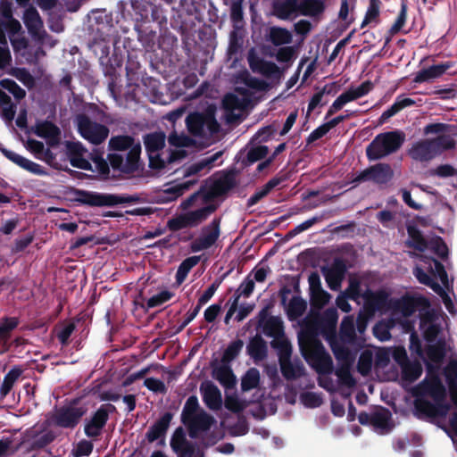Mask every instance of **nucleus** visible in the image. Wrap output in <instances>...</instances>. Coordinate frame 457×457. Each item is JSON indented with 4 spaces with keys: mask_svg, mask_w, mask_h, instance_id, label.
I'll list each match as a JSON object with an SVG mask.
<instances>
[{
    "mask_svg": "<svg viewBox=\"0 0 457 457\" xmlns=\"http://www.w3.org/2000/svg\"><path fill=\"white\" fill-rule=\"evenodd\" d=\"M110 151H128L126 159L123 155L116 153L108 154L107 160L110 162L112 171L120 174L131 175L143 170L141 162V143L135 141L134 137L129 135L112 136L108 142Z\"/></svg>",
    "mask_w": 457,
    "mask_h": 457,
    "instance_id": "1",
    "label": "nucleus"
},
{
    "mask_svg": "<svg viewBox=\"0 0 457 457\" xmlns=\"http://www.w3.org/2000/svg\"><path fill=\"white\" fill-rule=\"evenodd\" d=\"M337 320L338 313L334 307L328 308L323 313L311 310L301 323V337L313 339L321 335L327 341L335 339L337 337ZM299 340L301 343L302 337Z\"/></svg>",
    "mask_w": 457,
    "mask_h": 457,
    "instance_id": "2",
    "label": "nucleus"
},
{
    "mask_svg": "<svg viewBox=\"0 0 457 457\" xmlns=\"http://www.w3.org/2000/svg\"><path fill=\"white\" fill-rule=\"evenodd\" d=\"M326 0H278L273 3V13L280 20H288L297 13L318 16L326 9Z\"/></svg>",
    "mask_w": 457,
    "mask_h": 457,
    "instance_id": "3",
    "label": "nucleus"
},
{
    "mask_svg": "<svg viewBox=\"0 0 457 457\" xmlns=\"http://www.w3.org/2000/svg\"><path fill=\"white\" fill-rule=\"evenodd\" d=\"M405 141L403 131L396 129L377 135L366 147L369 161L380 160L401 148Z\"/></svg>",
    "mask_w": 457,
    "mask_h": 457,
    "instance_id": "4",
    "label": "nucleus"
},
{
    "mask_svg": "<svg viewBox=\"0 0 457 457\" xmlns=\"http://www.w3.org/2000/svg\"><path fill=\"white\" fill-rule=\"evenodd\" d=\"M75 195L78 203L90 207H113L121 204L137 203L139 200L137 195H112L82 189L76 190Z\"/></svg>",
    "mask_w": 457,
    "mask_h": 457,
    "instance_id": "5",
    "label": "nucleus"
},
{
    "mask_svg": "<svg viewBox=\"0 0 457 457\" xmlns=\"http://www.w3.org/2000/svg\"><path fill=\"white\" fill-rule=\"evenodd\" d=\"M453 145V140L445 136L422 139L412 144L408 150V155L414 161L427 162L434 159L443 149H451Z\"/></svg>",
    "mask_w": 457,
    "mask_h": 457,
    "instance_id": "6",
    "label": "nucleus"
},
{
    "mask_svg": "<svg viewBox=\"0 0 457 457\" xmlns=\"http://www.w3.org/2000/svg\"><path fill=\"white\" fill-rule=\"evenodd\" d=\"M411 395L415 399H424L429 396L434 400H442L447 395V391L443 384L438 370L433 365L427 364L426 377L411 389Z\"/></svg>",
    "mask_w": 457,
    "mask_h": 457,
    "instance_id": "7",
    "label": "nucleus"
},
{
    "mask_svg": "<svg viewBox=\"0 0 457 457\" xmlns=\"http://www.w3.org/2000/svg\"><path fill=\"white\" fill-rule=\"evenodd\" d=\"M188 131L196 137H203L207 132L214 135L220 131V126L215 118V111L207 109L204 112H191L186 119Z\"/></svg>",
    "mask_w": 457,
    "mask_h": 457,
    "instance_id": "8",
    "label": "nucleus"
},
{
    "mask_svg": "<svg viewBox=\"0 0 457 457\" xmlns=\"http://www.w3.org/2000/svg\"><path fill=\"white\" fill-rule=\"evenodd\" d=\"M428 306L429 302L426 297L410 294H405L399 298H391L390 301V312L396 320L408 319L418 310L425 309Z\"/></svg>",
    "mask_w": 457,
    "mask_h": 457,
    "instance_id": "9",
    "label": "nucleus"
},
{
    "mask_svg": "<svg viewBox=\"0 0 457 457\" xmlns=\"http://www.w3.org/2000/svg\"><path fill=\"white\" fill-rule=\"evenodd\" d=\"M217 209L215 204H209L204 207L177 215L167 221V228L176 232L187 228H195L204 221Z\"/></svg>",
    "mask_w": 457,
    "mask_h": 457,
    "instance_id": "10",
    "label": "nucleus"
},
{
    "mask_svg": "<svg viewBox=\"0 0 457 457\" xmlns=\"http://www.w3.org/2000/svg\"><path fill=\"white\" fill-rule=\"evenodd\" d=\"M10 42L14 54L23 58L29 65H37L40 59L46 55L43 47L45 44L37 43V46H32L25 37H11Z\"/></svg>",
    "mask_w": 457,
    "mask_h": 457,
    "instance_id": "11",
    "label": "nucleus"
},
{
    "mask_svg": "<svg viewBox=\"0 0 457 457\" xmlns=\"http://www.w3.org/2000/svg\"><path fill=\"white\" fill-rule=\"evenodd\" d=\"M116 411V407L112 403L102 404L90 417L85 420L84 433L89 438L96 439L107 424L109 415Z\"/></svg>",
    "mask_w": 457,
    "mask_h": 457,
    "instance_id": "12",
    "label": "nucleus"
},
{
    "mask_svg": "<svg viewBox=\"0 0 457 457\" xmlns=\"http://www.w3.org/2000/svg\"><path fill=\"white\" fill-rule=\"evenodd\" d=\"M394 170L388 163L378 162L361 170L353 182L360 184L362 182H373L376 185H386L392 180Z\"/></svg>",
    "mask_w": 457,
    "mask_h": 457,
    "instance_id": "13",
    "label": "nucleus"
},
{
    "mask_svg": "<svg viewBox=\"0 0 457 457\" xmlns=\"http://www.w3.org/2000/svg\"><path fill=\"white\" fill-rule=\"evenodd\" d=\"M87 411L85 406L63 405L55 410L52 422L62 428L74 429Z\"/></svg>",
    "mask_w": 457,
    "mask_h": 457,
    "instance_id": "14",
    "label": "nucleus"
},
{
    "mask_svg": "<svg viewBox=\"0 0 457 457\" xmlns=\"http://www.w3.org/2000/svg\"><path fill=\"white\" fill-rule=\"evenodd\" d=\"M77 121L79 132L90 143L100 145L108 137L109 129L105 125L92 121L87 115H79Z\"/></svg>",
    "mask_w": 457,
    "mask_h": 457,
    "instance_id": "15",
    "label": "nucleus"
},
{
    "mask_svg": "<svg viewBox=\"0 0 457 457\" xmlns=\"http://www.w3.org/2000/svg\"><path fill=\"white\" fill-rule=\"evenodd\" d=\"M220 218H214L208 225L202 228V235L190 245L193 253H198L211 248L220 236Z\"/></svg>",
    "mask_w": 457,
    "mask_h": 457,
    "instance_id": "16",
    "label": "nucleus"
},
{
    "mask_svg": "<svg viewBox=\"0 0 457 457\" xmlns=\"http://www.w3.org/2000/svg\"><path fill=\"white\" fill-rule=\"evenodd\" d=\"M23 22L36 43L45 44L46 38L52 39V36L44 29L43 20L34 6H29L24 11Z\"/></svg>",
    "mask_w": 457,
    "mask_h": 457,
    "instance_id": "17",
    "label": "nucleus"
},
{
    "mask_svg": "<svg viewBox=\"0 0 457 457\" xmlns=\"http://www.w3.org/2000/svg\"><path fill=\"white\" fill-rule=\"evenodd\" d=\"M446 396L442 400H434V403L427 399H415L414 409L419 418H445L451 410V404L446 403Z\"/></svg>",
    "mask_w": 457,
    "mask_h": 457,
    "instance_id": "18",
    "label": "nucleus"
},
{
    "mask_svg": "<svg viewBox=\"0 0 457 457\" xmlns=\"http://www.w3.org/2000/svg\"><path fill=\"white\" fill-rule=\"evenodd\" d=\"M374 87V85L371 81L366 80L362 82L357 87H350L347 91L341 94L330 105L327 113L326 119L335 114L337 112L340 111L345 104L349 102L354 101L360 97H362L369 94Z\"/></svg>",
    "mask_w": 457,
    "mask_h": 457,
    "instance_id": "19",
    "label": "nucleus"
},
{
    "mask_svg": "<svg viewBox=\"0 0 457 457\" xmlns=\"http://www.w3.org/2000/svg\"><path fill=\"white\" fill-rule=\"evenodd\" d=\"M362 298L364 300V309L370 314L385 310L390 311L391 298L389 294L384 289L372 291L367 288L362 293Z\"/></svg>",
    "mask_w": 457,
    "mask_h": 457,
    "instance_id": "20",
    "label": "nucleus"
},
{
    "mask_svg": "<svg viewBox=\"0 0 457 457\" xmlns=\"http://www.w3.org/2000/svg\"><path fill=\"white\" fill-rule=\"evenodd\" d=\"M290 294L291 289L287 286L282 287L278 292L281 304L287 306V315L288 320L294 321L304 313L307 308V303L300 296H293L289 303L287 305V297Z\"/></svg>",
    "mask_w": 457,
    "mask_h": 457,
    "instance_id": "21",
    "label": "nucleus"
},
{
    "mask_svg": "<svg viewBox=\"0 0 457 457\" xmlns=\"http://www.w3.org/2000/svg\"><path fill=\"white\" fill-rule=\"evenodd\" d=\"M30 129L37 137L45 138L49 147H56L61 143V129L50 120L37 121Z\"/></svg>",
    "mask_w": 457,
    "mask_h": 457,
    "instance_id": "22",
    "label": "nucleus"
},
{
    "mask_svg": "<svg viewBox=\"0 0 457 457\" xmlns=\"http://www.w3.org/2000/svg\"><path fill=\"white\" fill-rule=\"evenodd\" d=\"M0 152L3 154L4 157H6L9 161L15 163L19 167L22 168L23 170L39 176H46L48 175V172L46 170L39 165L38 163H36L18 154H16L13 151H11L7 148H5L2 144H0Z\"/></svg>",
    "mask_w": 457,
    "mask_h": 457,
    "instance_id": "23",
    "label": "nucleus"
},
{
    "mask_svg": "<svg viewBox=\"0 0 457 457\" xmlns=\"http://www.w3.org/2000/svg\"><path fill=\"white\" fill-rule=\"evenodd\" d=\"M395 359L401 364L403 381L413 383L421 376L423 371L421 364L417 361H410L405 350L403 349L400 353H396Z\"/></svg>",
    "mask_w": 457,
    "mask_h": 457,
    "instance_id": "24",
    "label": "nucleus"
},
{
    "mask_svg": "<svg viewBox=\"0 0 457 457\" xmlns=\"http://www.w3.org/2000/svg\"><path fill=\"white\" fill-rule=\"evenodd\" d=\"M65 146L68 159L72 167L85 170H93L92 164L84 158V154L87 150L80 142L66 141Z\"/></svg>",
    "mask_w": 457,
    "mask_h": 457,
    "instance_id": "25",
    "label": "nucleus"
},
{
    "mask_svg": "<svg viewBox=\"0 0 457 457\" xmlns=\"http://www.w3.org/2000/svg\"><path fill=\"white\" fill-rule=\"evenodd\" d=\"M237 186V180L234 173H226L221 178L214 181L210 191L205 195V200L209 201L216 197L225 195Z\"/></svg>",
    "mask_w": 457,
    "mask_h": 457,
    "instance_id": "26",
    "label": "nucleus"
},
{
    "mask_svg": "<svg viewBox=\"0 0 457 457\" xmlns=\"http://www.w3.org/2000/svg\"><path fill=\"white\" fill-rule=\"evenodd\" d=\"M203 401L212 411H218L222 406V396L220 389L212 382L203 383L200 386Z\"/></svg>",
    "mask_w": 457,
    "mask_h": 457,
    "instance_id": "27",
    "label": "nucleus"
},
{
    "mask_svg": "<svg viewBox=\"0 0 457 457\" xmlns=\"http://www.w3.org/2000/svg\"><path fill=\"white\" fill-rule=\"evenodd\" d=\"M173 418L171 412H165L147 430L145 437L148 442L153 443L160 438H163L168 431L170 421Z\"/></svg>",
    "mask_w": 457,
    "mask_h": 457,
    "instance_id": "28",
    "label": "nucleus"
},
{
    "mask_svg": "<svg viewBox=\"0 0 457 457\" xmlns=\"http://www.w3.org/2000/svg\"><path fill=\"white\" fill-rule=\"evenodd\" d=\"M453 62H445L439 64L431 65L428 68L422 69L417 72L413 82L423 83L441 77L447 70L453 67Z\"/></svg>",
    "mask_w": 457,
    "mask_h": 457,
    "instance_id": "29",
    "label": "nucleus"
},
{
    "mask_svg": "<svg viewBox=\"0 0 457 457\" xmlns=\"http://www.w3.org/2000/svg\"><path fill=\"white\" fill-rule=\"evenodd\" d=\"M312 359L317 372L320 374H330L333 371V361L328 352L325 351L323 345L318 343L312 352Z\"/></svg>",
    "mask_w": 457,
    "mask_h": 457,
    "instance_id": "30",
    "label": "nucleus"
},
{
    "mask_svg": "<svg viewBox=\"0 0 457 457\" xmlns=\"http://www.w3.org/2000/svg\"><path fill=\"white\" fill-rule=\"evenodd\" d=\"M420 328L422 330L423 338L428 343H434L441 332L440 325L434 322L433 315L429 312L420 316Z\"/></svg>",
    "mask_w": 457,
    "mask_h": 457,
    "instance_id": "31",
    "label": "nucleus"
},
{
    "mask_svg": "<svg viewBox=\"0 0 457 457\" xmlns=\"http://www.w3.org/2000/svg\"><path fill=\"white\" fill-rule=\"evenodd\" d=\"M19 325V320L15 317H4L0 322V354L9 350L8 341L12 331Z\"/></svg>",
    "mask_w": 457,
    "mask_h": 457,
    "instance_id": "32",
    "label": "nucleus"
},
{
    "mask_svg": "<svg viewBox=\"0 0 457 457\" xmlns=\"http://www.w3.org/2000/svg\"><path fill=\"white\" fill-rule=\"evenodd\" d=\"M249 64L253 71H258L266 78L279 79L282 75V71L278 66L270 61L263 59H257L256 61H253L250 59Z\"/></svg>",
    "mask_w": 457,
    "mask_h": 457,
    "instance_id": "33",
    "label": "nucleus"
},
{
    "mask_svg": "<svg viewBox=\"0 0 457 457\" xmlns=\"http://www.w3.org/2000/svg\"><path fill=\"white\" fill-rule=\"evenodd\" d=\"M91 160L95 164V169L92 171H96L99 179L101 180H109V179H117L119 176L115 174L116 171L111 175L110 162L106 159H104L101 154H92Z\"/></svg>",
    "mask_w": 457,
    "mask_h": 457,
    "instance_id": "34",
    "label": "nucleus"
},
{
    "mask_svg": "<svg viewBox=\"0 0 457 457\" xmlns=\"http://www.w3.org/2000/svg\"><path fill=\"white\" fill-rule=\"evenodd\" d=\"M166 135L162 131L145 134L143 137L147 154H156L165 146Z\"/></svg>",
    "mask_w": 457,
    "mask_h": 457,
    "instance_id": "35",
    "label": "nucleus"
},
{
    "mask_svg": "<svg viewBox=\"0 0 457 457\" xmlns=\"http://www.w3.org/2000/svg\"><path fill=\"white\" fill-rule=\"evenodd\" d=\"M282 376L287 380H295L302 377L304 373V367L301 361L295 363L290 359H285L278 361Z\"/></svg>",
    "mask_w": 457,
    "mask_h": 457,
    "instance_id": "36",
    "label": "nucleus"
},
{
    "mask_svg": "<svg viewBox=\"0 0 457 457\" xmlns=\"http://www.w3.org/2000/svg\"><path fill=\"white\" fill-rule=\"evenodd\" d=\"M137 39L148 52H154L157 45V33L149 26H140L137 29Z\"/></svg>",
    "mask_w": 457,
    "mask_h": 457,
    "instance_id": "37",
    "label": "nucleus"
},
{
    "mask_svg": "<svg viewBox=\"0 0 457 457\" xmlns=\"http://www.w3.org/2000/svg\"><path fill=\"white\" fill-rule=\"evenodd\" d=\"M416 103L413 99L404 97L403 96H398L395 103L383 112L379 117V123H385L388 119L397 114L403 109L414 105Z\"/></svg>",
    "mask_w": 457,
    "mask_h": 457,
    "instance_id": "38",
    "label": "nucleus"
},
{
    "mask_svg": "<svg viewBox=\"0 0 457 457\" xmlns=\"http://www.w3.org/2000/svg\"><path fill=\"white\" fill-rule=\"evenodd\" d=\"M407 233L410 237L406 245L419 252H424L428 248V241L423 237L421 231L414 225L407 227Z\"/></svg>",
    "mask_w": 457,
    "mask_h": 457,
    "instance_id": "39",
    "label": "nucleus"
},
{
    "mask_svg": "<svg viewBox=\"0 0 457 457\" xmlns=\"http://www.w3.org/2000/svg\"><path fill=\"white\" fill-rule=\"evenodd\" d=\"M246 350L247 353L254 361H262L267 356L266 342L259 335H256L249 341Z\"/></svg>",
    "mask_w": 457,
    "mask_h": 457,
    "instance_id": "40",
    "label": "nucleus"
},
{
    "mask_svg": "<svg viewBox=\"0 0 457 457\" xmlns=\"http://www.w3.org/2000/svg\"><path fill=\"white\" fill-rule=\"evenodd\" d=\"M261 327L263 333L273 339L286 335L283 321L278 316H270Z\"/></svg>",
    "mask_w": 457,
    "mask_h": 457,
    "instance_id": "41",
    "label": "nucleus"
},
{
    "mask_svg": "<svg viewBox=\"0 0 457 457\" xmlns=\"http://www.w3.org/2000/svg\"><path fill=\"white\" fill-rule=\"evenodd\" d=\"M23 370L19 366L12 367L4 377L0 386V397L4 398L12 389L14 384L22 375Z\"/></svg>",
    "mask_w": 457,
    "mask_h": 457,
    "instance_id": "42",
    "label": "nucleus"
},
{
    "mask_svg": "<svg viewBox=\"0 0 457 457\" xmlns=\"http://www.w3.org/2000/svg\"><path fill=\"white\" fill-rule=\"evenodd\" d=\"M213 376L226 388H232L236 385V376L228 364L216 368Z\"/></svg>",
    "mask_w": 457,
    "mask_h": 457,
    "instance_id": "43",
    "label": "nucleus"
},
{
    "mask_svg": "<svg viewBox=\"0 0 457 457\" xmlns=\"http://www.w3.org/2000/svg\"><path fill=\"white\" fill-rule=\"evenodd\" d=\"M21 24L18 20H5L0 17V45L7 44L5 30L8 31L10 38L21 30Z\"/></svg>",
    "mask_w": 457,
    "mask_h": 457,
    "instance_id": "44",
    "label": "nucleus"
},
{
    "mask_svg": "<svg viewBox=\"0 0 457 457\" xmlns=\"http://www.w3.org/2000/svg\"><path fill=\"white\" fill-rule=\"evenodd\" d=\"M339 337L343 343L353 344L356 339V333L353 317L346 316L343 319L340 325Z\"/></svg>",
    "mask_w": 457,
    "mask_h": 457,
    "instance_id": "45",
    "label": "nucleus"
},
{
    "mask_svg": "<svg viewBox=\"0 0 457 457\" xmlns=\"http://www.w3.org/2000/svg\"><path fill=\"white\" fill-rule=\"evenodd\" d=\"M269 154V147L267 145H260L251 147L245 157L242 160L243 167H248L256 162L262 161L267 158Z\"/></svg>",
    "mask_w": 457,
    "mask_h": 457,
    "instance_id": "46",
    "label": "nucleus"
},
{
    "mask_svg": "<svg viewBox=\"0 0 457 457\" xmlns=\"http://www.w3.org/2000/svg\"><path fill=\"white\" fill-rule=\"evenodd\" d=\"M222 152L219 151L212 154V156L206 157L202 159L201 161L195 162L191 164L187 169L186 170L185 175L186 176H192L198 174L204 169H211L213 167L214 162L222 155Z\"/></svg>",
    "mask_w": 457,
    "mask_h": 457,
    "instance_id": "47",
    "label": "nucleus"
},
{
    "mask_svg": "<svg viewBox=\"0 0 457 457\" xmlns=\"http://www.w3.org/2000/svg\"><path fill=\"white\" fill-rule=\"evenodd\" d=\"M293 37L291 32L286 28L271 27L269 33V40L276 46L289 44Z\"/></svg>",
    "mask_w": 457,
    "mask_h": 457,
    "instance_id": "48",
    "label": "nucleus"
},
{
    "mask_svg": "<svg viewBox=\"0 0 457 457\" xmlns=\"http://www.w3.org/2000/svg\"><path fill=\"white\" fill-rule=\"evenodd\" d=\"M270 345L278 353V361L285 359H290L292 355V345L286 335L273 339Z\"/></svg>",
    "mask_w": 457,
    "mask_h": 457,
    "instance_id": "49",
    "label": "nucleus"
},
{
    "mask_svg": "<svg viewBox=\"0 0 457 457\" xmlns=\"http://www.w3.org/2000/svg\"><path fill=\"white\" fill-rule=\"evenodd\" d=\"M426 354L431 361L436 363L441 362L445 355V340L438 339L435 344L429 343L426 346Z\"/></svg>",
    "mask_w": 457,
    "mask_h": 457,
    "instance_id": "50",
    "label": "nucleus"
},
{
    "mask_svg": "<svg viewBox=\"0 0 457 457\" xmlns=\"http://www.w3.org/2000/svg\"><path fill=\"white\" fill-rule=\"evenodd\" d=\"M201 410L197 396L190 395L184 404L181 412V422L187 423L189 420L197 415Z\"/></svg>",
    "mask_w": 457,
    "mask_h": 457,
    "instance_id": "51",
    "label": "nucleus"
},
{
    "mask_svg": "<svg viewBox=\"0 0 457 457\" xmlns=\"http://www.w3.org/2000/svg\"><path fill=\"white\" fill-rule=\"evenodd\" d=\"M260 383V372L256 368H250L241 379V389L248 392L256 388Z\"/></svg>",
    "mask_w": 457,
    "mask_h": 457,
    "instance_id": "52",
    "label": "nucleus"
},
{
    "mask_svg": "<svg viewBox=\"0 0 457 457\" xmlns=\"http://www.w3.org/2000/svg\"><path fill=\"white\" fill-rule=\"evenodd\" d=\"M215 422L214 418L207 413L205 411L201 410L197 415L189 420L187 423L192 424L202 431H207Z\"/></svg>",
    "mask_w": 457,
    "mask_h": 457,
    "instance_id": "53",
    "label": "nucleus"
},
{
    "mask_svg": "<svg viewBox=\"0 0 457 457\" xmlns=\"http://www.w3.org/2000/svg\"><path fill=\"white\" fill-rule=\"evenodd\" d=\"M244 346V342L241 339L232 341L228 347L225 349L221 357V362L223 364H228L235 360L240 353Z\"/></svg>",
    "mask_w": 457,
    "mask_h": 457,
    "instance_id": "54",
    "label": "nucleus"
},
{
    "mask_svg": "<svg viewBox=\"0 0 457 457\" xmlns=\"http://www.w3.org/2000/svg\"><path fill=\"white\" fill-rule=\"evenodd\" d=\"M331 350L337 360L342 361H350L352 354L350 350L344 345L345 343L338 342L337 337L328 341Z\"/></svg>",
    "mask_w": 457,
    "mask_h": 457,
    "instance_id": "55",
    "label": "nucleus"
},
{
    "mask_svg": "<svg viewBox=\"0 0 457 457\" xmlns=\"http://www.w3.org/2000/svg\"><path fill=\"white\" fill-rule=\"evenodd\" d=\"M391 412L385 407H380L378 411L372 412V423L375 428L386 429L389 428Z\"/></svg>",
    "mask_w": 457,
    "mask_h": 457,
    "instance_id": "56",
    "label": "nucleus"
},
{
    "mask_svg": "<svg viewBox=\"0 0 457 457\" xmlns=\"http://www.w3.org/2000/svg\"><path fill=\"white\" fill-rule=\"evenodd\" d=\"M440 259L445 260L448 257V247L444 239L439 236L433 237L428 240V248Z\"/></svg>",
    "mask_w": 457,
    "mask_h": 457,
    "instance_id": "57",
    "label": "nucleus"
},
{
    "mask_svg": "<svg viewBox=\"0 0 457 457\" xmlns=\"http://www.w3.org/2000/svg\"><path fill=\"white\" fill-rule=\"evenodd\" d=\"M10 73L21 81L28 89H32L36 86L35 78L25 68H13Z\"/></svg>",
    "mask_w": 457,
    "mask_h": 457,
    "instance_id": "58",
    "label": "nucleus"
},
{
    "mask_svg": "<svg viewBox=\"0 0 457 457\" xmlns=\"http://www.w3.org/2000/svg\"><path fill=\"white\" fill-rule=\"evenodd\" d=\"M407 10H408L407 0H402L401 1V9L398 13V16H397L395 21L394 22V24L391 26V28L388 30V34H390V36H394V35L397 34L403 29V27L405 25V22L407 20Z\"/></svg>",
    "mask_w": 457,
    "mask_h": 457,
    "instance_id": "59",
    "label": "nucleus"
},
{
    "mask_svg": "<svg viewBox=\"0 0 457 457\" xmlns=\"http://www.w3.org/2000/svg\"><path fill=\"white\" fill-rule=\"evenodd\" d=\"M0 86L4 89L9 91L17 101H21L26 96V91L13 79H3L0 80Z\"/></svg>",
    "mask_w": 457,
    "mask_h": 457,
    "instance_id": "60",
    "label": "nucleus"
},
{
    "mask_svg": "<svg viewBox=\"0 0 457 457\" xmlns=\"http://www.w3.org/2000/svg\"><path fill=\"white\" fill-rule=\"evenodd\" d=\"M330 295L325 290H318L311 294V306L315 311L322 309L330 300Z\"/></svg>",
    "mask_w": 457,
    "mask_h": 457,
    "instance_id": "61",
    "label": "nucleus"
},
{
    "mask_svg": "<svg viewBox=\"0 0 457 457\" xmlns=\"http://www.w3.org/2000/svg\"><path fill=\"white\" fill-rule=\"evenodd\" d=\"M173 296L174 293L168 290H162L160 293L151 296L146 302V306L147 308L159 307L170 301Z\"/></svg>",
    "mask_w": 457,
    "mask_h": 457,
    "instance_id": "62",
    "label": "nucleus"
},
{
    "mask_svg": "<svg viewBox=\"0 0 457 457\" xmlns=\"http://www.w3.org/2000/svg\"><path fill=\"white\" fill-rule=\"evenodd\" d=\"M187 443L188 441L186 438V434L183 428H177L170 439V447L172 448V450L175 453H179V450Z\"/></svg>",
    "mask_w": 457,
    "mask_h": 457,
    "instance_id": "63",
    "label": "nucleus"
},
{
    "mask_svg": "<svg viewBox=\"0 0 457 457\" xmlns=\"http://www.w3.org/2000/svg\"><path fill=\"white\" fill-rule=\"evenodd\" d=\"M55 438H56V434L52 430H48L46 433H44L40 436H37L34 439V441L32 443V447L34 449H43L46 446H47L48 445H50L51 443H53L55 440Z\"/></svg>",
    "mask_w": 457,
    "mask_h": 457,
    "instance_id": "64",
    "label": "nucleus"
}]
</instances>
